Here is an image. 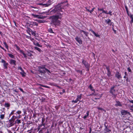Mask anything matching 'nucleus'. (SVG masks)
I'll return each mask as SVG.
<instances>
[{"mask_svg": "<svg viewBox=\"0 0 133 133\" xmlns=\"http://www.w3.org/2000/svg\"><path fill=\"white\" fill-rule=\"evenodd\" d=\"M58 13L59 15L53 16L51 17L52 19V23L56 26L57 25H59L60 24L61 21L58 19L61 20L62 16V14Z\"/></svg>", "mask_w": 133, "mask_h": 133, "instance_id": "1", "label": "nucleus"}, {"mask_svg": "<svg viewBox=\"0 0 133 133\" xmlns=\"http://www.w3.org/2000/svg\"><path fill=\"white\" fill-rule=\"evenodd\" d=\"M67 1H64L58 4L56 6L54 9L51 10V12L55 13L61 11L62 12V9L63 8L64 6V4L67 3Z\"/></svg>", "mask_w": 133, "mask_h": 133, "instance_id": "2", "label": "nucleus"}, {"mask_svg": "<svg viewBox=\"0 0 133 133\" xmlns=\"http://www.w3.org/2000/svg\"><path fill=\"white\" fill-rule=\"evenodd\" d=\"M115 87V86H113L111 88V90L110 92L112 94L114 97L115 98L116 97V94H115V90L114 89Z\"/></svg>", "mask_w": 133, "mask_h": 133, "instance_id": "3", "label": "nucleus"}, {"mask_svg": "<svg viewBox=\"0 0 133 133\" xmlns=\"http://www.w3.org/2000/svg\"><path fill=\"white\" fill-rule=\"evenodd\" d=\"M82 63L84 65L87 70L89 71V69L90 65L86 61L83 59L82 62Z\"/></svg>", "mask_w": 133, "mask_h": 133, "instance_id": "4", "label": "nucleus"}, {"mask_svg": "<svg viewBox=\"0 0 133 133\" xmlns=\"http://www.w3.org/2000/svg\"><path fill=\"white\" fill-rule=\"evenodd\" d=\"M18 69L21 71L20 72V74L21 75L22 77H24L25 76L26 73L24 72V70L22 69L21 67L18 66Z\"/></svg>", "mask_w": 133, "mask_h": 133, "instance_id": "5", "label": "nucleus"}, {"mask_svg": "<svg viewBox=\"0 0 133 133\" xmlns=\"http://www.w3.org/2000/svg\"><path fill=\"white\" fill-rule=\"evenodd\" d=\"M14 120L13 119H10L8 121V124L7 126L8 127H10L14 125L13 124Z\"/></svg>", "mask_w": 133, "mask_h": 133, "instance_id": "6", "label": "nucleus"}, {"mask_svg": "<svg viewBox=\"0 0 133 133\" xmlns=\"http://www.w3.org/2000/svg\"><path fill=\"white\" fill-rule=\"evenodd\" d=\"M1 62L2 63H3V66L5 69H7L8 68V64L6 63V62L3 59H2L1 60Z\"/></svg>", "mask_w": 133, "mask_h": 133, "instance_id": "7", "label": "nucleus"}, {"mask_svg": "<svg viewBox=\"0 0 133 133\" xmlns=\"http://www.w3.org/2000/svg\"><path fill=\"white\" fill-rule=\"evenodd\" d=\"M2 112H1V115H0V118L1 119H3L5 117V112L3 111H2V110H1Z\"/></svg>", "mask_w": 133, "mask_h": 133, "instance_id": "8", "label": "nucleus"}, {"mask_svg": "<svg viewBox=\"0 0 133 133\" xmlns=\"http://www.w3.org/2000/svg\"><path fill=\"white\" fill-rule=\"evenodd\" d=\"M45 69L49 73H50V71L49 70L45 68V65L40 66L38 67V70H40V69L41 70V69Z\"/></svg>", "mask_w": 133, "mask_h": 133, "instance_id": "9", "label": "nucleus"}, {"mask_svg": "<svg viewBox=\"0 0 133 133\" xmlns=\"http://www.w3.org/2000/svg\"><path fill=\"white\" fill-rule=\"evenodd\" d=\"M31 15L33 16L34 17L38 18L43 19H44V16H40L38 15H35L33 14H31Z\"/></svg>", "mask_w": 133, "mask_h": 133, "instance_id": "10", "label": "nucleus"}, {"mask_svg": "<svg viewBox=\"0 0 133 133\" xmlns=\"http://www.w3.org/2000/svg\"><path fill=\"white\" fill-rule=\"evenodd\" d=\"M115 76L118 79L122 78L121 74L118 71L116 72L115 74Z\"/></svg>", "mask_w": 133, "mask_h": 133, "instance_id": "11", "label": "nucleus"}, {"mask_svg": "<svg viewBox=\"0 0 133 133\" xmlns=\"http://www.w3.org/2000/svg\"><path fill=\"white\" fill-rule=\"evenodd\" d=\"M121 113L122 115H125L127 114L130 115V113L129 112L127 111L124 110H122L121 112Z\"/></svg>", "mask_w": 133, "mask_h": 133, "instance_id": "12", "label": "nucleus"}, {"mask_svg": "<svg viewBox=\"0 0 133 133\" xmlns=\"http://www.w3.org/2000/svg\"><path fill=\"white\" fill-rule=\"evenodd\" d=\"M33 42V43L36 46H37L39 47H42V46L41 45H40L36 40H35L34 41V42Z\"/></svg>", "mask_w": 133, "mask_h": 133, "instance_id": "13", "label": "nucleus"}, {"mask_svg": "<svg viewBox=\"0 0 133 133\" xmlns=\"http://www.w3.org/2000/svg\"><path fill=\"white\" fill-rule=\"evenodd\" d=\"M75 39L80 44H82V41L80 38L77 37L75 38Z\"/></svg>", "mask_w": 133, "mask_h": 133, "instance_id": "14", "label": "nucleus"}, {"mask_svg": "<svg viewBox=\"0 0 133 133\" xmlns=\"http://www.w3.org/2000/svg\"><path fill=\"white\" fill-rule=\"evenodd\" d=\"M29 31L31 32L32 34L35 37H37V36L36 34V32L33 31L31 29H29Z\"/></svg>", "mask_w": 133, "mask_h": 133, "instance_id": "15", "label": "nucleus"}, {"mask_svg": "<svg viewBox=\"0 0 133 133\" xmlns=\"http://www.w3.org/2000/svg\"><path fill=\"white\" fill-rule=\"evenodd\" d=\"M105 22L108 25H109L110 26L112 24V22H111V20L110 19H107L105 20Z\"/></svg>", "mask_w": 133, "mask_h": 133, "instance_id": "16", "label": "nucleus"}, {"mask_svg": "<svg viewBox=\"0 0 133 133\" xmlns=\"http://www.w3.org/2000/svg\"><path fill=\"white\" fill-rule=\"evenodd\" d=\"M106 123V122H105L104 123V126L105 127V128L104 129V130L106 131V132H110L111 130L109 129L107 126H106L105 124Z\"/></svg>", "mask_w": 133, "mask_h": 133, "instance_id": "17", "label": "nucleus"}, {"mask_svg": "<svg viewBox=\"0 0 133 133\" xmlns=\"http://www.w3.org/2000/svg\"><path fill=\"white\" fill-rule=\"evenodd\" d=\"M10 64H13L15 65H16V61L14 59H11L10 61Z\"/></svg>", "mask_w": 133, "mask_h": 133, "instance_id": "18", "label": "nucleus"}, {"mask_svg": "<svg viewBox=\"0 0 133 133\" xmlns=\"http://www.w3.org/2000/svg\"><path fill=\"white\" fill-rule=\"evenodd\" d=\"M45 119L44 118H42V124L39 126V128H41V127L42 125H43L44 126V127H45V124H44V123L45 121Z\"/></svg>", "mask_w": 133, "mask_h": 133, "instance_id": "19", "label": "nucleus"}, {"mask_svg": "<svg viewBox=\"0 0 133 133\" xmlns=\"http://www.w3.org/2000/svg\"><path fill=\"white\" fill-rule=\"evenodd\" d=\"M82 95V94H80L79 95H77V96L76 99L80 102H81L80 100L81 99Z\"/></svg>", "mask_w": 133, "mask_h": 133, "instance_id": "20", "label": "nucleus"}, {"mask_svg": "<svg viewBox=\"0 0 133 133\" xmlns=\"http://www.w3.org/2000/svg\"><path fill=\"white\" fill-rule=\"evenodd\" d=\"M89 31H90L91 32H92L96 37H98L99 36V35L98 34H96V33L92 30L91 29H90Z\"/></svg>", "mask_w": 133, "mask_h": 133, "instance_id": "21", "label": "nucleus"}, {"mask_svg": "<svg viewBox=\"0 0 133 133\" xmlns=\"http://www.w3.org/2000/svg\"><path fill=\"white\" fill-rule=\"evenodd\" d=\"M81 34L82 32H83L84 34H85L86 36H88V33L87 32L84 30H81L80 31Z\"/></svg>", "mask_w": 133, "mask_h": 133, "instance_id": "22", "label": "nucleus"}, {"mask_svg": "<svg viewBox=\"0 0 133 133\" xmlns=\"http://www.w3.org/2000/svg\"><path fill=\"white\" fill-rule=\"evenodd\" d=\"M115 105L116 107H117L118 106H121V103L119 101H117L116 102Z\"/></svg>", "mask_w": 133, "mask_h": 133, "instance_id": "23", "label": "nucleus"}, {"mask_svg": "<svg viewBox=\"0 0 133 133\" xmlns=\"http://www.w3.org/2000/svg\"><path fill=\"white\" fill-rule=\"evenodd\" d=\"M89 111H87V115H85L83 117V118L84 119H85L87 118L89 116Z\"/></svg>", "mask_w": 133, "mask_h": 133, "instance_id": "24", "label": "nucleus"}, {"mask_svg": "<svg viewBox=\"0 0 133 133\" xmlns=\"http://www.w3.org/2000/svg\"><path fill=\"white\" fill-rule=\"evenodd\" d=\"M129 101L130 103L133 104V100L130 101ZM130 110L133 111V104L132 105H131L130 106Z\"/></svg>", "mask_w": 133, "mask_h": 133, "instance_id": "25", "label": "nucleus"}, {"mask_svg": "<svg viewBox=\"0 0 133 133\" xmlns=\"http://www.w3.org/2000/svg\"><path fill=\"white\" fill-rule=\"evenodd\" d=\"M46 70L45 69H41L40 70H38V71L40 73L44 74L45 73V71Z\"/></svg>", "mask_w": 133, "mask_h": 133, "instance_id": "26", "label": "nucleus"}, {"mask_svg": "<svg viewBox=\"0 0 133 133\" xmlns=\"http://www.w3.org/2000/svg\"><path fill=\"white\" fill-rule=\"evenodd\" d=\"M34 48L35 49H36V50L38 51L39 52H41V50L39 48L37 47H34Z\"/></svg>", "mask_w": 133, "mask_h": 133, "instance_id": "27", "label": "nucleus"}, {"mask_svg": "<svg viewBox=\"0 0 133 133\" xmlns=\"http://www.w3.org/2000/svg\"><path fill=\"white\" fill-rule=\"evenodd\" d=\"M89 88L92 91H95V89H94L93 87H92L91 85V84L89 86Z\"/></svg>", "mask_w": 133, "mask_h": 133, "instance_id": "28", "label": "nucleus"}, {"mask_svg": "<svg viewBox=\"0 0 133 133\" xmlns=\"http://www.w3.org/2000/svg\"><path fill=\"white\" fill-rule=\"evenodd\" d=\"M49 32L51 33H54V32L52 30L51 28H50L48 30Z\"/></svg>", "mask_w": 133, "mask_h": 133, "instance_id": "29", "label": "nucleus"}, {"mask_svg": "<svg viewBox=\"0 0 133 133\" xmlns=\"http://www.w3.org/2000/svg\"><path fill=\"white\" fill-rule=\"evenodd\" d=\"M20 120L17 119L15 121V123L18 124H19L21 123Z\"/></svg>", "mask_w": 133, "mask_h": 133, "instance_id": "30", "label": "nucleus"}, {"mask_svg": "<svg viewBox=\"0 0 133 133\" xmlns=\"http://www.w3.org/2000/svg\"><path fill=\"white\" fill-rule=\"evenodd\" d=\"M5 106L6 107H9L10 106V104L6 103L5 104Z\"/></svg>", "mask_w": 133, "mask_h": 133, "instance_id": "31", "label": "nucleus"}, {"mask_svg": "<svg viewBox=\"0 0 133 133\" xmlns=\"http://www.w3.org/2000/svg\"><path fill=\"white\" fill-rule=\"evenodd\" d=\"M32 24L34 25H35L36 26H37L38 25V24L36 22H33Z\"/></svg>", "mask_w": 133, "mask_h": 133, "instance_id": "32", "label": "nucleus"}, {"mask_svg": "<svg viewBox=\"0 0 133 133\" xmlns=\"http://www.w3.org/2000/svg\"><path fill=\"white\" fill-rule=\"evenodd\" d=\"M8 55L9 57H11L12 58H14V56L12 54H8Z\"/></svg>", "mask_w": 133, "mask_h": 133, "instance_id": "33", "label": "nucleus"}, {"mask_svg": "<svg viewBox=\"0 0 133 133\" xmlns=\"http://www.w3.org/2000/svg\"><path fill=\"white\" fill-rule=\"evenodd\" d=\"M3 44H4V45H5V47L7 49H8V45H7V44H6V42H4L3 43Z\"/></svg>", "mask_w": 133, "mask_h": 133, "instance_id": "34", "label": "nucleus"}, {"mask_svg": "<svg viewBox=\"0 0 133 133\" xmlns=\"http://www.w3.org/2000/svg\"><path fill=\"white\" fill-rule=\"evenodd\" d=\"M14 46L16 47L17 49L18 50H20V48H19L16 44H15L14 45Z\"/></svg>", "mask_w": 133, "mask_h": 133, "instance_id": "35", "label": "nucleus"}, {"mask_svg": "<svg viewBox=\"0 0 133 133\" xmlns=\"http://www.w3.org/2000/svg\"><path fill=\"white\" fill-rule=\"evenodd\" d=\"M107 74L109 76H110L111 75V73L110 71H107Z\"/></svg>", "mask_w": 133, "mask_h": 133, "instance_id": "36", "label": "nucleus"}, {"mask_svg": "<svg viewBox=\"0 0 133 133\" xmlns=\"http://www.w3.org/2000/svg\"><path fill=\"white\" fill-rule=\"evenodd\" d=\"M78 101H79L76 99L75 101H74V100L72 101V102H74L75 103H77V102Z\"/></svg>", "mask_w": 133, "mask_h": 133, "instance_id": "37", "label": "nucleus"}, {"mask_svg": "<svg viewBox=\"0 0 133 133\" xmlns=\"http://www.w3.org/2000/svg\"><path fill=\"white\" fill-rule=\"evenodd\" d=\"M90 7H88V8H89L88 9V7H85V8L87 10V11H88V12H90V10H89V8Z\"/></svg>", "mask_w": 133, "mask_h": 133, "instance_id": "38", "label": "nucleus"}, {"mask_svg": "<svg viewBox=\"0 0 133 133\" xmlns=\"http://www.w3.org/2000/svg\"><path fill=\"white\" fill-rule=\"evenodd\" d=\"M97 108L99 110H101L104 111V110L102 108L97 107Z\"/></svg>", "mask_w": 133, "mask_h": 133, "instance_id": "39", "label": "nucleus"}, {"mask_svg": "<svg viewBox=\"0 0 133 133\" xmlns=\"http://www.w3.org/2000/svg\"><path fill=\"white\" fill-rule=\"evenodd\" d=\"M95 9V8H93V9H92V10H90V13H91L92 12H93V11H94V9Z\"/></svg>", "mask_w": 133, "mask_h": 133, "instance_id": "40", "label": "nucleus"}, {"mask_svg": "<svg viewBox=\"0 0 133 133\" xmlns=\"http://www.w3.org/2000/svg\"><path fill=\"white\" fill-rule=\"evenodd\" d=\"M128 71L129 72H131V70L130 69V67H128Z\"/></svg>", "mask_w": 133, "mask_h": 133, "instance_id": "41", "label": "nucleus"}, {"mask_svg": "<svg viewBox=\"0 0 133 133\" xmlns=\"http://www.w3.org/2000/svg\"><path fill=\"white\" fill-rule=\"evenodd\" d=\"M94 96H99V95L98 94H94Z\"/></svg>", "mask_w": 133, "mask_h": 133, "instance_id": "42", "label": "nucleus"}, {"mask_svg": "<svg viewBox=\"0 0 133 133\" xmlns=\"http://www.w3.org/2000/svg\"><path fill=\"white\" fill-rule=\"evenodd\" d=\"M94 93H92L91 94H90L89 95H88L87 96H93V95H94Z\"/></svg>", "mask_w": 133, "mask_h": 133, "instance_id": "43", "label": "nucleus"}, {"mask_svg": "<svg viewBox=\"0 0 133 133\" xmlns=\"http://www.w3.org/2000/svg\"><path fill=\"white\" fill-rule=\"evenodd\" d=\"M99 97L98 98H94L95 99H99L101 97V96H98Z\"/></svg>", "mask_w": 133, "mask_h": 133, "instance_id": "44", "label": "nucleus"}, {"mask_svg": "<svg viewBox=\"0 0 133 133\" xmlns=\"http://www.w3.org/2000/svg\"><path fill=\"white\" fill-rule=\"evenodd\" d=\"M98 10L101 11H102L103 12V11H104V10H103V9H99V8H98Z\"/></svg>", "mask_w": 133, "mask_h": 133, "instance_id": "45", "label": "nucleus"}, {"mask_svg": "<svg viewBox=\"0 0 133 133\" xmlns=\"http://www.w3.org/2000/svg\"><path fill=\"white\" fill-rule=\"evenodd\" d=\"M111 13H112L111 11H109V12H108V14H109L111 15H112V14H111Z\"/></svg>", "mask_w": 133, "mask_h": 133, "instance_id": "46", "label": "nucleus"}, {"mask_svg": "<svg viewBox=\"0 0 133 133\" xmlns=\"http://www.w3.org/2000/svg\"><path fill=\"white\" fill-rule=\"evenodd\" d=\"M17 113L18 114H20L21 113V111H18L17 112Z\"/></svg>", "mask_w": 133, "mask_h": 133, "instance_id": "47", "label": "nucleus"}, {"mask_svg": "<svg viewBox=\"0 0 133 133\" xmlns=\"http://www.w3.org/2000/svg\"><path fill=\"white\" fill-rule=\"evenodd\" d=\"M23 55L24 57L26 58L27 57L26 56V54H25L24 53H23Z\"/></svg>", "mask_w": 133, "mask_h": 133, "instance_id": "48", "label": "nucleus"}, {"mask_svg": "<svg viewBox=\"0 0 133 133\" xmlns=\"http://www.w3.org/2000/svg\"><path fill=\"white\" fill-rule=\"evenodd\" d=\"M30 40L32 41V42H34V41L35 40H34V39L33 38H30Z\"/></svg>", "mask_w": 133, "mask_h": 133, "instance_id": "49", "label": "nucleus"}, {"mask_svg": "<svg viewBox=\"0 0 133 133\" xmlns=\"http://www.w3.org/2000/svg\"><path fill=\"white\" fill-rule=\"evenodd\" d=\"M133 22V18L131 19V20L130 21V23L131 24H132Z\"/></svg>", "mask_w": 133, "mask_h": 133, "instance_id": "50", "label": "nucleus"}, {"mask_svg": "<svg viewBox=\"0 0 133 133\" xmlns=\"http://www.w3.org/2000/svg\"><path fill=\"white\" fill-rule=\"evenodd\" d=\"M0 48H1L2 49L4 50L5 51H6V50H5L3 47L1 46L0 45Z\"/></svg>", "mask_w": 133, "mask_h": 133, "instance_id": "51", "label": "nucleus"}, {"mask_svg": "<svg viewBox=\"0 0 133 133\" xmlns=\"http://www.w3.org/2000/svg\"><path fill=\"white\" fill-rule=\"evenodd\" d=\"M19 89L21 91L23 92V93L24 92V91L21 88H19Z\"/></svg>", "mask_w": 133, "mask_h": 133, "instance_id": "52", "label": "nucleus"}, {"mask_svg": "<svg viewBox=\"0 0 133 133\" xmlns=\"http://www.w3.org/2000/svg\"><path fill=\"white\" fill-rule=\"evenodd\" d=\"M41 86L43 87H46V88H49V87L48 86H45V85H41Z\"/></svg>", "mask_w": 133, "mask_h": 133, "instance_id": "53", "label": "nucleus"}, {"mask_svg": "<svg viewBox=\"0 0 133 133\" xmlns=\"http://www.w3.org/2000/svg\"><path fill=\"white\" fill-rule=\"evenodd\" d=\"M103 12L104 13L106 14H108V13L107 11H105L104 10L103 11Z\"/></svg>", "mask_w": 133, "mask_h": 133, "instance_id": "54", "label": "nucleus"}, {"mask_svg": "<svg viewBox=\"0 0 133 133\" xmlns=\"http://www.w3.org/2000/svg\"><path fill=\"white\" fill-rule=\"evenodd\" d=\"M15 110H13L11 112V115H13L14 114V111H15Z\"/></svg>", "mask_w": 133, "mask_h": 133, "instance_id": "55", "label": "nucleus"}, {"mask_svg": "<svg viewBox=\"0 0 133 133\" xmlns=\"http://www.w3.org/2000/svg\"><path fill=\"white\" fill-rule=\"evenodd\" d=\"M19 50L20 51V52L22 54L24 53L23 51L22 50Z\"/></svg>", "mask_w": 133, "mask_h": 133, "instance_id": "56", "label": "nucleus"}, {"mask_svg": "<svg viewBox=\"0 0 133 133\" xmlns=\"http://www.w3.org/2000/svg\"><path fill=\"white\" fill-rule=\"evenodd\" d=\"M125 8L126 10H128V9L127 8V7L126 6H125Z\"/></svg>", "mask_w": 133, "mask_h": 133, "instance_id": "57", "label": "nucleus"}, {"mask_svg": "<svg viewBox=\"0 0 133 133\" xmlns=\"http://www.w3.org/2000/svg\"><path fill=\"white\" fill-rule=\"evenodd\" d=\"M130 17L131 19L133 18V15H131L130 16Z\"/></svg>", "mask_w": 133, "mask_h": 133, "instance_id": "58", "label": "nucleus"}, {"mask_svg": "<svg viewBox=\"0 0 133 133\" xmlns=\"http://www.w3.org/2000/svg\"><path fill=\"white\" fill-rule=\"evenodd\" d=\"M14 92H16V93H17L18 92V91H16V90H14Z\"/></svg>", "mask_w": 133, "mask_h": 133, "instance_id": "59", "label": "nucleus"}, {"mask_svg": "<svg viewBox=\"0 0 133 133\" xmlns=\"http://www.w3.org/2000/svg\"><path fill=\"white\" fill-rule=\"evenodd\" d=\"M106 69H107V71H109V68L108 67H107L106 68Z\"/></svg>", "mask_w": 133, "mask_h": 133, "instance_id": "60", "label": "nucleus"}, {"mask_svg": "<svg viewBox=\"0 0 133 133\" xmlns=\"http://www.w3.org/2000/svg\"><path fill=\"white\" fill-rule=\"evenodd\" d=\"M124 73H125V76L127 75V73L126 72H124Z\"/></svg>", "mask_w": 133, "mask_h": 133, "instance_id": "61", "label": "nucleus"}, {"mask_svg": "<svg viewBox=\"0 0 133 133\" xmlns=\"http://www.w3.org/2000/svg\"><path fill=\"white\" fill-rule=\"evenodd\" d=\"M91 128H90V131L89 132H90V133H91Z\"/></svg>", "mask_w": 133, "mask_h": 133, "instance_id": "62", "label": "nucleus"}, {"mask_svg": "<svg viewBox=\"0 0 133 133\" xmlns=\"http://www.w3.org/2000/svg\"><path fill=\"white\" fill-rule=\"evenodd\" d=\"M36 9V10H35V11H38V9L37 8H35Z\"/></svg>", "mask_w": 133, "mask_h": 133, "instance_id": "63", "label": "nucleus"}, {"mask_svg": "<svg viewBox=\"0 0 133 133\" xmlns=\"http://www.w3.org/2000/svg\"><path fill=\"white\" fill-rule=\"evenodd\" d=\"M36 9V10H35V11H38V9L37 8H35Z\"/></svg>", "mask_w": 133, "mask_h": 133, "instance_id": "64", "label": "nucleus"}]
</instances>
